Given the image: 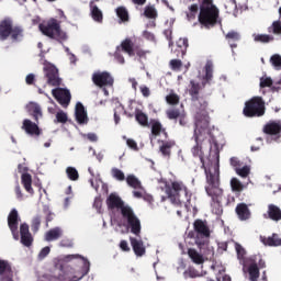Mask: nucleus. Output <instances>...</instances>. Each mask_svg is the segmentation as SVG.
Here are the masks:
<instances>
[{
	"instance_id": "obj_8",
	"label": "nucleus",
	"mask_w": 281,
	"mask_h": 281,
	"mask_svg": "<svg viewBox=\"0 0 281 281\" xmlns=\"http://www.w3.org/2000/svg\"><path fill=\"white\" fill-rule=\"evenodd\" d=\"M181 192L184 193V196H188V187L183 181H173L171 186L165 184V194H167V199H170L173 203H179V196Z\"/></svg>"
},
{
	"instance_id": "obj_9",
	"label": "nucleus",
	"mask_w": 281,
	"mask_h": 281,
	"mask_svg": "<svg viewBox=\"0 0 281 281\" xmlns=\"http://www.w3.org/2000/svg\"><path fill=\"white\" fill-rule=\"evenodd\" d=\"M44 78H46V83L49 87H60L63 85V79L58 72V68L53 64H46L43 68Z\"/></svg>"
},
{
	"instance_id": "obj_18",
	"label": "nucleus",
	"mask_w": 281,
	"mask_h": 281,
	"mask_svg": "<svg viewBox=\"0 0 281 281\" xmlns=\"http://www.w3.org/2000/svg\"><path fill=\"white\" fill-rule=\"evenodd\" d=\"M150 128L153 137H160V135H162L165 139H168V131L166 130V127H164V124H161V122H159L158 120L150 121Z\"/></svg>"
},
{
	"instance_id": "obj_59",
	"label": "nucleus",
	"mask_w": 281,
	"mask_h": 281,
	"mask_svg": "<svg viewBox=\"0 0 281 281\" xmlns=\"http://www.w3.org/2000/svg\"><path fill=\"white\" fill-rule=\"evenodd\" d=\"M114 58L117 60V63H120V65H124V63H126L124 56L122 55V50H119L117 48L114 53Z\"/></svg>"
},
{
	"instance_id": "obj_5",
	"label": "nucleus",
	"mask_w": 281,
	"mask_h": 281,
	"mask_svg": "<svg viewBox=\"0 0 281 281\" xmlns=\"http://www.w3.org/2000/svg\"><path fill=\"white\" fill-rule=\"evenodd\" d=\"M198 21L206 30L214 27L218 22V8L200 7Z\"/></svg>"
},
{
	"instance_id": "obj_10",
	"label": "nucleus",
	"mask_w": 281,
	"mask_h": 281,
	"mask_svg": "<svg viewBox=\"0 0 281 281\" xmlns=\"http://www.w3.org/2000/svg\"><path fill=\"white\" fill-rule=\"evenodd\" d=\"M199 91H201V85L195 82L194 80H191L189 89V95L191 98V101L199 102L201 111H203V113H207L205 112V110L207 109L209 103L205 101V99L199 95ZM203 113H198L196 115H203Z\"/></svg>"
},
{
	"instance_id": "obj_55",
	"label": "nucleus",
	"mask_w": 281,
	"mask_h": 281,
	"mask_svg": "<svg viewBox=\"0 0 281 281\" xmlns=\"http://www.w3.org/2000/svg\"><path fill=\"white\" fill-rule=\"evenodd\" d=\"M67 113H65L64 111H59L57 112L56 114V121L59 123V124H67Z\"/></svg>"
},
{
	"instance_id": "obj_39",
	"label": "nucleus",
	"mask_w": 281,
	"mask_h": 281,
	"mask_svg": "<svg viewBox=\"0 0 281 281\" xmlns=\"http://www.w3.org/2000/svg\"><path fill=\"white\" fill-rule=\"evenodd\" d=\"M178 52H180L181 56H186V52H188V38L181 37L177 42Z\"/></svg>"
},
{
	"instance_id": "obj_45",
	"label": "nucleus",
	"mask_w": 281,
	"mask_h": 281,
	"mask_svg": "<svg viewBox=\"0 0 281 281\" xmlns=\"http://www.w3.org/2000/svg\"><path fill=\"white\" fill-rule=\"evenodd\" d=\"M231 188L233 192H243L245 186H243V182H240V180H238L237 178H233L231 180Z\"/></svg>"
},
{
	"instance_id": "obj_50",
	"label": "nucleus",
	"mask_w": 281,
	"mask_h": 281,
	"mask_svg": "<svg viewBox=\"0 0 281 281\" xmlns=\"http://www.w3.org/2000/svg\"><path fill=\"white\" fill-rule=\"evenodd\" d=\"M169 67L172 71H181V67H183V61H181V59H171L169 61Z\"/></svg>"
},
{
	"instance_id": "obj_19",
	"label": "nucleus",
	"mask_w": 281,
	"mask_h": 281,
	"mask_svg": "<svg viewBox=\"0 0 281 281\" xmlns=\"http://www.w3.org/2000/svg\"><path fill=\"white\" fill-rule=\"evenodd\" d=\"M47 276H48V281H78V280H82V278L85 277V274H81L80 277H72L69 272L65 270H60V273L58 276H52V274H47Z\"/></svg>"
},
{
	"instance_id": "obj_22",
	"label": "nucleus",
	"mask_w": 281,
	"mask_h": 281,
	"mask_svg": "<svg viewBox=\"0 0 281 281\" xmlns=\"http://www.w3.org/2000/svg\"><path fill=\"white\" fill-rule=\"evenodd\" d=\"M235 212L239 221H249V218H251V211L246 203H238L236 205Z\"/></svg>"
},
{
	"instance_id": "obj_41",
	"label": "nucleus",
	"mask_w": 281,
	"mask_h": 281,
	"mask_svg": "<svg viewBox=\"0 0 281 281\" xmlns=\"http://www.w3.org/2000/svg\"><path fill=\"white\" fill-rule=\"evenodd\" d=\"M199 14V4L193 3L189 7V11L187 12V19L188 21H194L196 19V15Z\"/></svg>"
},
{
	"instance_id": "obj_56",
	"label": "nucleus",
	"mask_w": 281,
	"mask_h": 281,
	"mask_svg": "<svg viewBox=\"0 0 281 281\" xmlns=\"http://www.w3.org/2000/svg\"><path fill=\"white\" fill-rule=\"evenodd\" d=\"M270 63L273 65V67L280 68L281 67V56L278 54H274L270 57Z\"/></svg>"
},
{
	"instance_id": "obj_24",
	"label": "nucleus",
	"mask_w": 281,
	"mask_h": 281,
	"mask_svg": "<svg viewBox=\"0 0 281 281\" xmlns=\"http://www.w3.org/2000/svg\"><path fill=\"white\" fill-rule=\"evenodd\" d=\"M76 121L78 124H88L89 122V116H87V110H85V105L80 102L76 104Z\"/></svg>"
},
{
	"instance_id": "obj_17",
	"label": "nucleus",
	"mask_w": 281,
	"mask_h": 281,
	"mask_svg": "<svg viewBox=\"0 0 281 281\" xmlns=\"http://www.w3.org/2000/svg\"><path fill=\"white\" fill-rule=\"evenodd\" d=\"M12 278H14L12 266L8 260L0 259V281H14Z\"/></svg>"
},
{
	"instance_id": "obj_25",
	"label": "nucleus",
	"mask_w": 281,
	"mask_h": 281,
	"mask_svg": "<svg viewBox=\"0 0 281 281\" xmlns=\"http://www.w3.org/2000/svg\"><path fill=\"white\" fill-rule=\"evenodd\" d=\"M130 243L132 245V249L135 256H138L139 258H142V256L146 254V247H144V241L142 239L131 237Z\"/></svg>"
},
{
	"instance_id": "obj_48",
	"label": "nucleus",
	"mask_w": 281,
	"mask_h": 281,
	"mask_svg": "<svg viewBox=\"0 0 281 281\" xmlns=\"http://www.w3.org/2000/svg\"><path fill=\"white\" fill-rule=\"evenodd\" d=\"M31 229L33 234H37V232L41 229V215H36L32 218Z\"/></svg>"
},
{
	"instance_id": "obj_30",
	"label": "nucleus",
	"mask_w": 281,
	"mask_h": 281,
	"mask_svg": "<svg viewBox=\"0 0 281 281\" xmlns=\"http://www.w3.org/2000/svg\"><path fill=\"white\" fill-rule=\"evenodd\" d=\"M261 243L263 245H268V247H280L281 246V238L278 236V234H272L271 237H260Z\"/></svg>"
},
{
	"instance_id": "obj_15",
	"label": "nucleus",
	"mask_w": 281,
	"mask_h": 281,
	"mask_svg": "<svg viewBox=\"0 0 281 281\" xmlns=\"http://www.w3.org/2000/svg\"><path fill=\"white\" fill-rule=\"evenodd\" d=\"M22 131H25V134L31 135V137H40L43 133V130L38 127V124L32 122L30 119L23 121Z\"/></svg>"
},
{
	"instance_id": "obj_28",
	"label": "nucleus",
	"mask_w": 281,
	"mask_h": 281,
	"mask_svg": "<svg viewBox=\"0 0 281 281\" xmlns=\"http://www.w3.org/2000/svg\"><path fill=\"white\" fill-rule=\"evenodd\" d=\"M225 40L232 49H236L238 47L237 43L240 41V33L238 31H229L225 34Z\"/></svg>"
},
{
	"instance_id": "obj_4",
	"label": "nucleus",
	"mask_w": 281,
	"mask_h": 281,
	"mask_svg": "<svg viewBox=\"0 0 281 281\" xmlns=\"http://www.w3.org/2000/svg\"><path fill=\"white\" fill-rule=\"evenodd\" d=\"M243 113L245 117H262L266 113L265 100L262 97H252L246 101Z\"/></svg>"
},
{
	"instance_id": "obj_23",
	"label": "nucleus",
	"mask_w": 281,
	"mask_h": 281,
	"mask_svg": "<svg viewBox=\"0 0 281 281\" xmlns=\"http://www.w3.org/2000/svg\"><path fill=\"white\" fill-rule=\"evenodd\" d=\"M262 131L266 135H280L281 122L280 121H270L263 126Z\"/></svg>"
},
{
	"instance_id": "obj_47",
	"label": "nucleus",
	"mask_w": 281,
	"mask_h": 281,
	"mask_svg": "<svg viewBox=\"0 0 281 281\" xmlns=\"http://www.w3.org/2000/svg\"><path fill=\"white\" fill-rule=\"evenodd\" d=\"M144 15L146 19H157V9L153 5L145 7Z\"/></svg>"
},
{
	"instance_id": "obj_38",
	"label": "nucleus",
	"mask_w": 281,
	"mask_h": 281,
	"mask_svg": "<svg viewBox=\"0 0 281 281\" xmlns=\"http://www.w3.org/2000/svg\"><path fill=\"white\" fill-rule=\"evenodd\" d=\"M135 120L140 126H148V115L142 112V110H136Z\"/></svg>"
},
{
	"instance_id": "obj_35",
	"label": "nucleus",
	"mask_w": 281,
	"mask_h": 281,
	"mask_svg": "<svg viewBox=\"0 0 281 281\" xmlns=\"http://www.w3.org/2000/svg\"><path fill=\"white\" fill-rule=\"evenodd\" d=\"M116 16H119L121 23H128L131 16L128 15V9L126 7H117L115 9Z\"/></svg>"
},
{
	"instance_id": "obj_2",
	"label": "nucleus",
	"mask_w": 281,
	"mask_h": 281,
	"mask_svg": "<svg viewBox=\"0 0 281 281\" xmlns=\"http://www.w3.org/2000/svg\"><path fill=\"white\" fill-rule=\"evenodd\" d=\"M11 37L13 43L23 38V27L12 25V20L4 19L0 22V41H8Z\"/></svg>"
},
{
	"instance_id": "obj_34",
	"label": "nucleus",
	"mask_w": 281,
	"mask_h": 281,
	"mask_svg": "<svg viewBox=\"0 0 281 281\" xmlns=\"http://www.w3.org/2000/svg\"><path fill=\"white\" fill-rule=\"evenodd\" d=\"M21 181L24 190H26L29 194H34V189L32 188V175L22 173Z\"/></svg>"
},
{
	"instance_id": "obj_6",
	"label": "nucleus",
	"mask_w": 281,
	"mask_h": 281,
	"mask_svg": "<svg viewBox=\"0 0 281 281\" xmlns=\"http://www.w3.org/2000/svg\"><path fill=\"white\" fill-rule=\"evenodd\" d=\"M194 232L198 233V237L195 238V245H198L199 249H205L207 247V238H210V226H207V221L195 220L193 223Z\"/></svg>"
},
{
	"instance_id": "obj_3",
	"label": "nucleus",
	"mask_w": 281,
	"mask_h": 281,
	"mask_svg": "<svg viewBox=\"0 0 281 281\" xmlns=\"http://www.w3.org/2000/svg\"><path fill=\"white\" fill-rule=\"evenodd\" d=\"M38 30L44 36H48V38H57V41H65L67 38V33L60 29V22L54 18L45 24H40Z\"/></svg>"
},
{
	"instance_id": "obj_53",
	"label": "nucleus",
	"mask_w": 281,
	"mask_h": 281,
	"mask_svg": "<svg viewBox=\"0 0 281 281\" xmlns=\"http://www.w3.org/2000/svg\"><path fill=\"white\" fill-rule=\"evenodd\" d=\"M266 87H273V79H271V77L260 78V88L266 89Z\"/></svg>"
},
{
	"instance_id": "obj_63",
	"label": "nucleus",
	"mask_w": 281,
	"mask_h": 281,
	"mask_svg": "<svg viewBox=\"0 0 281 281\" xmlns=\"http://www.w3.org/2000/svg\"><path fill=\"white\" fill-rule=\"evenodd\" d=\"M36 81V76L34 74H29L25 78V82L26 85H34V82Z\"/></svg>"
},
{
	"instance_id": "obj_42",
	"label": "nucleus",
	"mask_w": 281,
	"mask_h": 281,
	"mask_svg": "<svg viewBox=\"0 0 281 281\" xmlns=\"http://www.w3.org/2000/svg\"><path fill=\"white\" fill-rule=\"evenodd\" d=\"M168 120H179L181 117V110L177 108H171L166 111Z\"/></svg>"
},
{
	"instance_id": "obj_57",
	"label": "nucleus",
	"mask_w": 281,
	"mask_h": 281,
	"mask_svg": "<svg viewBox=\"0 0 281 281\" xmlns=\"http://www.w3.org/2000/svg\"><path fill=\"white\" fill-rule=\"evenodd\" d=\"M229 164L232 167H234L235 170L237 168H241V166H243V162L240 161V159L238 157H232L229 159Z\"/></svg>"
},
{
	"instance_id": "obj_27",
	"label": "nucleus",
	"mask_w": 281,
	"mask_h": 281,
	"mask_svg": "<svg viewBox=\"0 0 281 281\" xmlns=\"http://www.w3.org/2000/svg\"><path fill=\"white\" fill-rule=\"evenodd\" d=\"M205 75L203 76L202 87L206 85H212V78H214V65L212 61H207L205 64Z\"/></svg>"
},
{
	"instance_id": "obj_40",
	"label": "nucleus",
	"mask_w": 281,
	"mask_h": 281,
	"mask_svg": "<svg viewBox=\"0 0 281 281\" xmlns=\"http://www.w3.org/2000/svg\"><path fill=\"white\" fill-rule=\"evenodd\" d=\"M269 34H274L276 36H280L281 34V21H273L272 24L268 27Z\"/></svg>"
},
{
	"instance_id": "obj_52",
	"label": "nucleus",
	"mask_w": 281,
	"mask_h": 281,
	"mask_svg": "<svg viewBox=\"0 0 281 281\" xmlns=\"http://www.w3.org/2000/svg\"><path fill=\"white\" fill-rule=\"evenodd\" d=\"M112 177L114 179H116V181H125L126 180V176L124 175V171H122L117 168L112 169Z\"/></svg>"
},
{
	"instance_id": "obj_12",
	"label": "nucleus",
	"mask_w": 281,
	"mask_h": 281,
	"mask_svg": "<svg viewBox=\"0 0 281 281\" xmlns=\"http://www.w3.org/2000/svg\"><path fill=\"white\" fill-rule=\"evenodd\" d=\"M21 222V216H19V211L12 209L8 215V227L15 240H19V223Z\"/></svg>"
},
{
	"instance_id": "obj_29",
	"label": "nucleus",
	"mask_w": 281,
	"mask_h": 281,
	"mask_svg": "<svg viewBox=\"0 0 281 281\" xmlns=\"http://www.w3.org/2000/svg\"><path fill=\"white\" fill-rule=\"evenodd\" d=\"M161 146L159 147V151L164 157L170 158V155L172 153V148L177 146V142L175 140H161Z\"/></svg>"
},
{
	"instance_id": "obj_16",
	"label": "nucleus",
	"mask_w": 281,
	"mask_h": 281,
	"mask_svg": "<svg viewBox=\"0 0 281 281\" xmlns=\"http://www.w3.org/2000/svg\"><path fill=\"white\" fill-rule=\"evenodd\" d=\"M106 205L108 210H124V207H131L128 205H124V201H122V198L115 193H111L106 199Z\"/></svg>"
},
{
	"instance_id": "obj_36",
	"label": "nucleus",
	"mask_w": 281,
	"mask_h": 281,
	"mask_svg": "<svg viewBox=\"0 0 281 281\" xmlns=\"http://www.w3.org/2000/svg\"><path fill=\"white\" fill-rule=\"evenodd\" d=\"M126 183L130 186V188H133L134 190H144V187L142 186V181L135 175H128L126 177Z\"/></svg>"
},
{
	"instance_id": "obj_13",
	"label": "nucleus",
	"mask_w": 281,
	"mask_h": 281,
	"mask_svg": "<svg viewBox=\"0 0 281 281\" xmlns=\"http://www.w3.org/2000/svg\"><path fill=\"white\" fill-rule=\"evenodd\" d=\"M92 82L95 87L102 89V87H113V77L111 74L103 71V72H94L92 75Z\"/></svg>"
},
{
	"instance_id": "obj_43",
	"label": "nucleus",
	"mask_w": 281,
	"mask_h": 281,
	"mask_svg": "<svg viewBox=\"0 0 281 281\" xmlns=\"http://www.w3.org/2000/svg\"><path fill=\"white\" fill-rule=\"evenodd\" d=\"M180 100H181V98L177 93H169L166 97L167 104H170L171 106H177V104H179Z\"/></svg>"
},
{
	"instance_id": "obj_14",
	"label": "nucleus",
	"mask_w": 281,
	"mask_h": 281,
	"mask_svg": "<svg viewBox=\"0 0 281 281\" xmlns=\"http://www.w3.org/2000/svg\"><path fill=\"white\" fill-rule=\"evenodd\" d=\"M19 238L24 247H30L34 243V237L30 233V225L27 223H22L20 225Z\"/></svg>"
},
{
	"instance_id": "obj_44",
	"label": "nucleus",
	"mask_w": 281,
	"mask_h": 281,
	"mask_svg": "<svg viewBox=\"0 0 281 281\" xmlns=\"http://www.w3.org/2000/svg\"><path fill=\"white\" fill-rule=\"evenodd\" d=\"M66 175L70 181H78L80 179V175L78 173V170L74 167H68L66 169Z\"/></svg>"
},
{
	"instance_id": "obj_21",
	"label": "nucleus",
	"mask_w": 281,
	"mask_h": 281,
	"mask_svg": "<svg viewBox=\"0 0 281 281\" xmlns=\"http://www.w3.org/2000/svg\"><path fill=\"white\" fill-rule=\"evenodd\" d=\"M116 49L119 52H123V54H127L128 56H135V44L133 43V40L125 38L121 42V45L116 46Z\"/></svg>"
},
{
	"instance_id": "obj_58",
	"label": "nucleus",
	"mask_w": 281,
	"mask_h": 281,
	"mask_svg": "<svg viewBox=\"0 0 281 281\" xmlns=\"http://www.w3.org/2000/svg\"><path fill=\"white\" fill-rule=\"evenodd\" d=\"M52 251V249L49 248V246L44 247L40 254H38V258L40 260H43L44 258H47V256H49V252Z\"/></svg>"
},
{
	"instance_id": "obj_31",
	"label": "nucleus",
	"mask_w": 281,
	"mask_h": 281,
	"mask_svg": "<svg viewBox=\"0 0 281 281\" xmlns=\"http://www.w3.org/2000/svg\"><path fill=\"white\" fill-rule=\"evenodd\" d=\"M268 216L271 221H281V210L276 204L268 205Z\"/></svg>"
},
{
	"instance_id": "obj_64",
	"label": "nucleus",
	"mask_w": 281,
	"mask_h": 281,
	"mask_svg": "<svg viewBox=\"0 0 281 281\" xmlns=\"http://www.w3.org/2000/svg\"><path fill=\"white\" fill-rule=\"evenodd\" d=\"M144 38H146V41H151L155 42V34H153L151 32L145 31L143 33Z\"/></svg>"
},
{
	"instance_id": "obj_11",
	"label": "nucleus",
	"mask_w": 281,
	"mask_h": 281,
	"mask_svg": "<svg viewBox=\"0 0 281 281\" xmlns=\"http://www.w3.org/2000/svg\"><path fill=\"white\" fill-rule=\"evenodd\" d=\"M52 94L63 109H67L71 103V92L68 89L57 87L52 90Z\"/></svg>"
},
{
	"instance_id": "obj_20",
	"label": "nucleus",
	"mask_w": 281,
	"mask_h": 281,
	"mask_svg": "<svg viewBox=\"0 0 281 281\" xmlns=\"http://www.w3.org/2000/svg\"><path fill=\"white\" fill-rule=\"evenodd\" d=\"M90 8V16L95 23H102L104 21V13H102V10L98 8V4H95V0H91L89 2Z\"/></svg>"
},
{
	"instance_id": "obj_61",
	"label": "nucleus",
	"mask_w": 281,
	"mask_h": 281,
	"mask_svg": "<svg viewBox=\"0 0 281 281\" xmlns=\"http://www.w3.org/2000/svg\"><path fill=\"white\" fill-rule=\"evenodd\" d=\"M138 56V58H146V50L142 49L139 46L134 47V55Z\"/></svg>"
},
{
	"instance_id": "obj_54",
	"label": "nucleus",
	"mask_w": 281,
	"mask_h": 281,
	"mask_svg": "<svg viewBox=\"0 0 281 281\" xmlns=\"http://www.w3.org/2000/svg\"><path fill=\"white\" fill-rule=\"evenodd\" d=\"M235 171L239 177L246 178L249 177L250 169L249 166H244L243 168H237Z\"/></svg>"
},
{
	"instance_id": "obj_49",
	"label": "nucleus",
	"mask_w": 281,
	"mask_h": 281,
	"mask_svg": "<svg viewBox=\"0 0 281 281\" xmlns=\"http://www.w3.org/2000/svg\"><path fill=\"white\" fill-rule=\"evenodd\" d=\"M124 113H126V111L124 110V105L119 104L114 108V122L115 124H119L121 119L120 115H124Z\"/></svg>"
},
{
	"instance_id": "obj_46",
	"label": "nucleus",
	"mask_w": 281,
	"mask_h": 281,
	"mask_svg": "<svg viewBox=\"0 0 281 281\" xmlns=\"http://www.w3.org/2000/svg\"><path fill=\"white\" fill-rule=\"evenodd\" d=\"M274 41V37L267 34H257L255 35L256 43H271Z\"/></svg>"
},
{
	"instance_id": "obj_33",
	"label": "nucleus",
	"mask_w": 281,
	"mask_h": 281,
	"mask_svg": "<svg viewBox=\"0 0 281 281\" xmlns=\"http://www.w3.org/2000/svg\"><path fill=\"white\" fill-rule=\"evenodd\" d=\"M60 236H63V229H60V227H55L46 233L45 240H47V243H52V240H58Z\"/></svg>"
},
{
	"instance_id": "obj_32",
	"label": "nucleus",
	"mask_w": 281,
	"mask_h": 281,
	"mask_svg": "<svg viewBox=\"0 0 281 281\" xmlns=\"http://www.w3.org/2000/svg\"><path fill=\"white\" fill-rule=\"evenodd\" d=\"M188 256L192 262H194V265H203V262H205L203 255L199 254V251H196L194 248L188 249Z\"/></svg>"
},
{
	"instance_id": "obj_60",
	"label": "nucleus",
	"mask_w": 281,
	"mask_h": 281,
	"mask_svg": "<svg viewBox=\"0 0 281 281\" xmlns=\"http://www.w3.org/2000/svg\"><path fill=\"white\" fill-rule=\"evenodd\" d=\"M126 144L132 150H139V147L137 146V142H135V139L127 138Z\"/></svg>"
},
{
	"instance_id": "obj_51",
	"label": "nucleus",
	"mask_w": 281,
	"mask_h": 281,
	"mask_svg": "<svg viewBox=\"0 0 281 281\" xmlns=\"http://www.w3.org/2000/svg\"><path fill=\"white\" fill-rule=\"evenodd\" d=\"M235 250L237 254L238 260H245V256L247 255V250L243 247V245L235 243Z\"/></svg>"
},
{
	"instance_id": "obj_26",
	"label": "nucleus",
	"mask_w": 281,
	"mask_h": 281,
	"mask_svg": "<svg viewBox=\"0 0 281 281\" xmlns=\"http://www.w3.org/2000/svg\"><path fill=\"white\" fill-rule=\"evenodd\" d=\"M26 111L30 115H32L35 122H38V117H43V111L41 110V105H38V103L30 102L26 105Z\"/></svg>"
},
{
	"instance_id": "obj_1",
	"label": "nucleus",
	"mask_w": 281,
	"mask_h": 281,
	"mask_svg": "<svg viewBox=\"0 0 281 281\" xmlns=\"http://www.w3.org/2000/svg\"><path fill=\"white\" fill-rule=\"evenodd\" d=\"M210 135V115L207 113L198 114L195 116L194 132L192 139L195 145L191 148L193 157H199L202 166L201 168L206 175L205 192L211 196L213 203L221 205V199H223V189H221V155L218 150L215 151V162L207 169L205 167V154L203 153V143Z\"/></svg>"
},
{
	"instance_id": "obj_37",
	"label": "nucleus",
	"mask_w": 281,
	"mask_h": 281,
	"mask_svg": "<svg viewBox=\"0 0 281 281\" xmlns=\"http://www.w3.org/2000/svg\"><path fill=\"white\" fill-rule=\"evenodd\" d=\"M248 273L251 281H258V278H260V268H258V263H251L248 267Z\"/></svg>"
},
{
	"instance_id": "obj_62",
	"label": "nucleus",
	"mask_w": 281,
	"mask_h": 281,
	"mask_svg": "<svg viewBox=\"0 0 281 281\" xmlns=\"http://www.w3.org/2000/svg\"><path fill=\"white\" fill-rule=\"evenodd\" d=\"M140 93L142 95H144V98H149L150 97V88H148L147 86H140Z\"/></svg>"
},
{
	"instance_id": "obj_7",
	"label": "nucleus",
	"mask_w": 281,
	"mask_h": 281,
	"mask_svg": "<svg viewBox=\"0 0 281 281\" xmlns=\"http://www.w3.org/2000/svg\"><path fill=\"white\" fill-rule=\"evenodd\" d=\"M121 215L130 226L131 233L135 236H139V234H142V221H139V217H137L133 209L131 206L123 207Z\"/></svg>"
}]
</instances>
